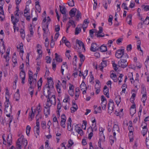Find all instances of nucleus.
I'll return each instance as SVG.
<instances>
[{
	"mask_svg": "<svg viewBox=\"0 0 149 149\" xmlns=\"http://www.w3.org/2000/svg\"><path fill=\"white\" fill-rule=\"evenodd\" d=\"M24 136L22 135L20 138L17 140L16 146L18 149H21V146L25 148L27 145V141L26 139L24 138Z\"/></svg>",
	"mask_w": 149,
	"mask_h": 149,
	"instance_id": "1",
	"label": "nucleus"
},
{
	"mask_svg": "<svg viewBox=\"0 0 149 149\" xmlns=\"http://www.w3.org/2000/svg\"><path fill=\"white\" fill-rule=\"evenodd\" d=\"M118 65L119 67L124 68L127 66L128 63L127 60L125 59H121L118 63Z\"/></svg>",
	"mask_w": 149,
	"mask_h": 149,
	"instance_id": "2",
	"label": "nucleus"
},
{
	"mask_svg": "<svg viewBox=\"0 0 149 149\" xmlns=\"http://www.w3.org/2000/svg\"><path fill=\"white\" fill-rule=\"evenodd\" d=\"M50 95L46 96V97L47 98V100L50 102L54 105H55L56 104V99L55 96V95H53L52 96L49 97Z\"/></svg>",
	"mask_w": 149,
	"mask_h": 149,
	"instance_id": "3",
	"label": "nucleus"
},
{
	"mask_svg": "<svg viewBox=\"0 0 149 149\" xmlns=\"http://www.w3.org/2000/svg\"><path fill=\"white\" fill-rule=\"evenodd\" d=\"M124 52V49H119L117 50L115 54L116 57L118 58H121Z\"/></svg>",
	"mask_w": 149,
	"mask_h": 149,
	"instance_id": "4",
	"label": "nucleus"
},
{
	"mask_svg": "<svg viewBox=\"0 0 149 149\" xmlns=\"http://www.w3.org/2000/svg\"><path fill=\"white\" fill-rule=\"evenodd\" d=\"M48 86L47 84H46L45 86L43 88V94L45 96H46L50 95V92L49 91L51 88Z\"/></svg>",
	"mask_w": 149,
	"mask_h": 149,
	"instance_id": "5",
	"label": "nucleus"
},
{
	"mask_svg": "<svg viewBox=\"0 0 149 149\" xmlns=\"http://www.w3.org/2000/svg\"><path fill=\"white\" fill-rule=\"evenodd\" d=\"M99 48V47L97 45L96 43H92L90 49L92 52H95L98 50Z\"/></svg>",
	"mask_w": 149,
	"mask_h": 149,
	"instance_id": "6",
	"label": "nucleus"
},
{
	"mask_svg": "<svg viewBox=\"0 0 149 149\" xmlns=\"http://www.w3.org/2000/svg\"><path fill=\"white\" fill-rule=\"evenodd\" d=\"M66 121V117L65 115L64 114H63L61 116V127L64 128H65V123Z\"/></svg>",
	"mask_w": 149,
	"mask_h": 149,
	"instance_id": "7",
	"label": "nucleus"
},
{
	"mask_svg": "<svg viewBox=\"0 0 149 149\" xmlns=\"http://www.w3.org/2000/svg\"><path fill=\"white\" fill-rule=\"evenodd\" d=\"M99 31L97 34H95V35L97 36V38H100L103 37L104 36V33H102V34H100L103 31L102 28L101 26H100L99 27Z\"/></svg>",
	"mask_w": 149,
	"mask_h": 149,
	"instance_id": "8",
	"label": "nucleus"
},
{
	"mask_svg": "<svg viewBox=\"0 0 149 149\" xmlns=\"http://www.w3.org/2000/svg\"><path fill=\"white\" fill-rule=\"evenodd\" d=\"M20 76L22 79V83L23 84L25 83L24 80L25 77V74L24 71L22 70L20 73Z\"/></svg>",
	"mask_w": 149,
	"mask_h": 149,
	"instance_id": "9",
	"label": "nucleus"
},
{
	"mask_svg": "<svg viewBox=\"0 0 149 149\" xmlns=\"http://www.w3.org/2000/svg\"><path fill=\"white\" fill-rule=\"evenodd\" d=\"M103 92L104 94L105 95L107 98H109V89L107 86H104Z\"/></svg>",
	"mask_w": 149,
	"mask_h": 149,
	"instance_id": "10",
	"label": "nucleus"
},
{
	"mask_svg": "<svg viewBox=\"0 0 149 149\" xmlns=\"http://www.w3.org/2000/svg\"><path fill=\"white\" fill-rule=\"evenodd\" d=\"M48 84H47V85L48 87L51 89H53L54 83L51 78L49 79H48Z\"/></svg>",
	"mask_w": 149,
	"mask_h": 149,
	"instance_id": "11",
	"label": "nucleus"
},
{
	"mask_svg": "<svg viewBox=\"0 0 149 149\" xmlns=\"http://www.w3.org/2000/svg\"><path fill=\"white\" fill-rule=\"evenodd\" d=\"M76 44L80 47H82V49H84V51H85L84 44L81 41L77 40Z\"/></svg>",
	"mask_w": 149,
	"mask_h": 149,
	"instance_id": "12",
	"label": "nucleus"
},
{
	"mask_svg": "<svg viewBox=\"0 0 149 149\" xmlns=\"http://www.w3.org/2000/svg\"><path fill=\"white\" fill-rule=\"evenodd\" d=\"M37 80L36 79H33L32 80V83L31 84H30V86L29 89V90L30 91V89H33L34 87H35L36 86Z\"/></svg>",
	"mask_w": 149,
	"mask_h": 149,
	"instance_id": "13",
	"label": "nucleus"
},
{
	"mask_svg": "<svg viewBox=\"0 0 149 149\" xmlns=\"http://www.w3.org/2000/svg\"><path fill=\"white\" fill-rule=\"evenodd\" d=\"M76 11V9L75 8H72L69 12V15L71 17H74Z\"/></svg>",
	"mask_w": 149,
	"mask_h": 149,
	"instance_id": "14",
	"label": "nucleus"
},
{
	"mask_svg": "<svg viewBox=\"0 0 149 149\" xmlns=\"http://www.w3.org/2000/svg\"><path fill=\"white\" fill-rule=\"evenodd\" d=\"M107 61L106 60H102V62L101 63V68H100V70L102 71L103 68L106 67L107 65Z\"/></svg>",
	"mask_w": 149,
	"mask_h": 149,
	"instance_id": "15",
	"label": "nucleus"
},
{
	"mask_svg": "<svg viewBox=\"0 0 149 149\" xmlns=\"http://www.w3.org/2000/svg\"><path fill=\"white\" fill-rule=\"evenodd\" d=\"M4 3V1H0V14L3 15L4 14V11L3 9V6Z\"/></svg>",
	"mask_w": 149,
	"mask_h": 149,
	"instance_id": "16",
	"label": "nucleus"
},
{
	"mask_svg": "<svg viewBox=\"0 0 149 149\" xmlns=\"http://www.w3.org/2000/svg\"><path fill=\"white\" fill-rule=\"evenodd\" d=\"M115 100L116 104L118 106L121 101V97L120 95H118L116 96L115 98Z\"/></svg>",
	"mask_w": 149,
	"mask_h": 149,
	"instance_id": "17",
	"label": "nucleus"
},
{
	"mask_svg": "<svg viewBox=\"0 0 149 149\" xmlns=\"http://www.w3.org/2000/svg\"><path fill=\"white\" fill-rule=\"evenodd\" d=\"M36 8L39 13H40L41 11V8L39 4L38 1H37L36 2Z\"/></svg>",
	"mask_w": 149,
	"mask_h": 149,
	"instance_id": "18",
	"label": "nucleus"
},
{
	"mask_svg": "<svg viewBox=\"0 0 149 149\" xmlns=\"http://www.w3.org/2000/svg\"><path fill=\"white\" fill-rule=\"evenodd\" d=\"M12 106L10 105L9 107H5L4 113H11V112Z\"/></svg>",
	"mask_w": 149,
	"mask_h": 149,
	"instance_id": "19",
	"label": "nucleus"
},
{
	"mask_svg": "<svg viewBox=\"0 0 149 149\" xmlns=\"http://www.w3.org/2000/svg\"><path fill=\"white\" fill-rule=\"evenodd\" d=\"M60 11L62 14H66V9L65 7L59 6Z\"/></svg>",
	"mask_w": 149,
	"mask_h": 149,
	"instance_id": "20",
	"label": "nucleus"
},
{
	"mask_svg": "<svg viewBox=\"0 0 149 149\" xmlns=\"http://www.w3.org/2000/svg\"><path fill=\"white\" fill-rule=\"evenodd\" d=\"M19 19L17 18H15L14 20H13V21H12V23H13L14 26H13V27L14 30V32H15V28L16 26L15 25H16V23H17V22L19 21Z\"/></svg>",
	"mask_w": 149,
	"mask_h": 149,
	"instance_id": "21",
	"label": "nucleus"
},
{
	"mask_svg": "<svg viewBox=\"0 0 149 149\" xmlns=\"http://www.w3.org/2000/svg\"><path fill=\"white\" fill-rule=\"evenodd\" d=\"M143 130L141 131V133L144 136L146 134L147 132L148 129L147 128V126H144L143 128Z\"/></svg>",
	"mask_w": 149,
	"mask_h": 149,
	"instance_id": "22",
	"label": "nucleus"
},
{
	"mask_svg": "<svg viewBox=\"0 0 149 149\" xmlns=\"http://www.w3.org/2000/svg\"><path fill=\"white\" fill-rule=\"evenodd\" d=\"M113 131H115L116 132H119V128L118 125L117 124H115L113 129Z\"/></svg>",
	"mask_w": 149,
	"mask_h": 149,
	"instance_id": "23",
	"label": "nucleus"
},
{
	"mask_svg": "<svg viewBox=\"0 0 149 149\" xmlns=\"http://www.w3.org/2000/svg\"><path fill=\"white\" fill-rule=\"evenodd\" d=\"M73 107L70 108L71 113H73L75 111L78 109L77 106L75 104H73Z\"/></svg>",
	"mask_w": 149,
	"mask_h": 149,
	"instance_id": "24",
	"label": "nucleus"
},
{
	"mask_svg": "<svg viewBox=\"0 0 149 149\" xmlns=\"http://www.w3.org/2000/svg\"><path fill=\"white\" fill-rule=\"evenodd\" d=\"M5 52V46L3 44L1 45H0V52L3 54Z\"/></svg>",
	"mask_w": 149,
	"mask_h": 149,
	"instance_id": "25",
	"label": "nucleus"
},
{
	"mask_svg": "<svg viewBox=\"0 0 149 149\" xmlns=\"http://www.w3.org/2000/svg\"><path fill=\"white\" fill-rule=\"evenodd\" d=\"M29 72L31 73V74H29V78L28 79V81L29 82V84L31 85V84L32 83V80L33 79V77H32L33 73L31 71H29Z\"/></svg>",
	"mask_w": 149,
	"mask_h": 149,
	"instance_id": "26",
	"label": "nucleus"
},
{
	"mask_svg": "<svg viewBox=\"0 0 149 149\" xmlns=\"http://www.w3.org/2000/svg\"><path fill=\"white\" fill-rule=\"evenodd\" d=\"M80 88H81V90H82L84 89H85L86 90H87V88L86 87V85L83 81L82 83L80 85Z\"/></svg>",
	"mask_w": 149,
	"mask_h": 149,
	"instance_id": "27",
	"label": "nucleus"
},
{
	"mask_svg": "<svg viewBox=\"0 0 149 149\" xmlns=\"http://www.w3.org/2000/svg\"><path fill=\"white\" fill-rule=\"evenodd\" d=\"M35 113V111L34 112H33V111H32L31 113H29V119L30 120H32L33 118L34 117Z\"/></svg>",
	"mask_w": 149,
	"mask_h": 149,
	"instance_id": "28",
	"label": "nucleus"
},
{
	"mask_svg": "<svg viewBox=\"0 0 149 149\" xmlns=\"http://www.w3.org/2000/svg\"><path fill=\"white\" fill-rule=\"evenodd\" d=\"M100 50L101 52H104L107 51V48L106 46L102 45L100 47Z\"/></svg>",
	"mask_w": 149,
	"mask_h": 149,
	"instance_id": "29",
	"label": "nucleus"
},
{
	"mask_svg": "<svg viewBox=\"0 0 149 149\" xmlns=\"http://www.w3.org/2000/svg\"><path fill=\"white\" fill-rule=\"evenodd\" d=\"M46 109V110H44V113L46 116H47L46 117L48 116V115L50 114V108L47 107L45 108Z\"/></svg>",
	"mask_w": 149,
	"mask_h": 149,
	"instance_id": "30",
	"label": "nucleus"
},
{
	"mask_svg": "<svg viewBox=\"0 0 149 149\" xmlns=\"http://www.w3.org/2000/svg\"><path fill=\"white\" fill-rule=\"evenodd\" d=\"M41 108L40 104H39L38 106H37L36 109L34 110V111H35V112L36 111H38V114L37 115H38V116L39 115L40 112L41 111V110L40 109Z\"/></svg>",
	"mask_w": 149,
	"mask_h": 149,
	"instance_id": "31",
	"label": "nucleus"
},
{
	"mask_svg": "<svg viewBox=\"0 0 149 149\" xmlns=\"http://www.w3.org/2000/svg\"><path fill=\"white\" fill-rule=\"evenodd\" d=\"M55 59L57 62H62V60L61 58L58 55L57 53L55 54Z\"/></svg>",
	"mask_w": 149,
	"mask_h": 149,
	"instance_id": "32",
	"label": "nucleus"
},
{
	"mask_svg": "<svg viewBox=\"0 0 149 149\" xmlns=\"http://www.w3.org/2000/svg\"><path fill=\"white\" fill-rule=\"evenodd\" d=\"M79 57L80 58V61L81 63H82L85 60V56L84 55L81 53L79 54Z\"/></svg>",
	"mask_w": 149,
	"mask_h": 149,
	"instance_id": "33",
	"label": "nucleus"
},
{
	"mask_svg": "<svg viewBox=\"0 0 149 149\" xmlns=\"http://www.w3.org/2000/svg\"><path fill=\"white\" fill-rule=\"evenodd\" d=\"M141 93L143 94H146V89L143 85H141Z\"/></svg>",
	"mask_w": 149,
	"mask_h": 149,
	"instance_id": "34",
	"label": "nucleus"
},
{
	"mask_svg": "<svg viewBox=\"0 0 149 149\" xmlns=\"http://www.w3.org/2000/svg\"><path fill=\"white\" fill-rule=\"evenodd\" d=\"M79 88H76L75 89V100H77V98L79 97Z\"/></svg>",
	"mask_w": 149,
	"mask_h": 149,
	"instance_id": "35",
	"label": "nucleus"
},
{
	"mask_svg": "<svg viewBox=\"0 0 149 149\" xmlns=\"http://www.w3.org/2000/svg\"><path fill=\"white\" fill-rule=\"evenodd\" d=\"M12 136L11 135H8L7 136V143L9 145H11L10 143L12 141Z\"/></svg>",
	"mask_w": 149,
	"mask_h": 149,
	"instance_id": "36",
	"label": "nucleus"
},
{
	"mask_svg": "<svg viewBox=\"0 0 149 149\" xmlns=\"http://www.w3.org/2000/svg\"><path fill=\"white\" fill-rule=\"evenodd\" d=\"M9 53V50L7 49L6 52V56L4 55L3 56L6 60V61H9V57L8 56V55Z\"/></svg>",
	"mask_w": 149,
	"mask_h": 149,
	"instance_id": "37",
	"label": "nucleus"
},
{
	"mask_svg": "<svg viewBox=\"0 0 149 149\" xmlns=\"http://www.w3.org/2000/svg\"><path fill=\"white\" fill-rule=\"evenodd\" d=\"M107 103V101H105V102H102L101 104L102 108L104 110H105L106 109Z\"/></svg>",
	"mask_w": 149,
	"mask_h": 149,
	"instance_id": "38",
	"label": "nucleus"
},
{
	"mask_svg": "<svg viewBox=\"0 0 149 149\" xmlns=\"http://www.w3.org/2000/svg\"><path fill=\"white\" fill-rule=\"evenodd\" d=\"M95 89H97L95 91V93L96 94H98L100 91V85H99V86H97V85H95Z\"/></svg>",
	"mask_w": 149,
	"mask_h": 149,
	"instance_id": "39",
	"label": "nucleus"
},
{
	"mask_svg": "<svg viewBox=\"0 0 149 149\" xmlns=\"http://www.w3.org/2000/svg\"><path fill=\"white\" fill-rule=\"evenodd\" d=\"M104 130V129L102 127H100L99 128V131L100 132H101V133H100V136L101 137V136H102L103 138H104V139H105V136L103 134V132Z\"/></svg>",
	"mask_w": 149,
	"mask_h": 149,
	"instance_id": "40",
	"label": "nucleus"
},
{
	"mask_svg": "<svg viewBox=\"0 0 149 149\" xmlns=\"http://www.w3.org/2000/svg\"><path fill=\"white\" fill-rule=\"evenodd\" d=\"M29 30L30 33V37H32L33 36V31L32 26V25H31L29 27Z\"/></svg>",
	"mask_w": 149,
	"mask_h": 149,
	"instance_id": "41",
	"label": "nucleus"
},
{
	"mask_svg": "<svg viewBox=\"0 0 149 149\" xmlns=\"http://www.w3.org/2000/svg\"><path fill=\"white\" fill-rule=\"evenodd\" d=\"M19 94L18 93H15L14 95V98L15 99L16 101H18L19 100Z\"/></svg>",
	"mask_w": 149,
	"mask_h": 149,
	"instance_id": "42",
	"label": "nucleus"
},
{
	"mask_svg": "<svg viewBox=\"0 0 149 149\" xmlns=\"http://www.w3.org/2000/svg\"><path fill=\"white\" fill-rule=\"evenodd\" d=\"M141 100L143 103H145L147 99L146 94H143Z\"/></svg>",
	"mask_w": 149,
	"mask_h": 149,
	"instance_id": "43",
	"label": "nucleus"
},
{
	"mask_svg": "<svg viewBox=\"0 0 149 149\" xmlns=\"http://www.w3.org/2000/svg\"><path fill=\"white\" fill-rule=\"evenodd\" d=\"M128 130L129 131L130 134H133V128L132 125H130L128 127Z\"/></svg>",
	"mask_w": 149,
	"mask_h": 149,
	"instance_id": "44",
	"label": "nucleus"
},
{
	"mask_svg": "<svg viewBox=\"0 0 149 149\" xmlns=\"http://www.w3.org/2000/svg\"><path fill=\"white\" fill-rule=\"evenodd\" d=\"M46 123L45 121H43L41 123V126L43 129H45L46 128Z\"/></svg>",
	"mask_w": 149,
	"mask_h": 149,
	"instance_id": "45",
	"label": "nucleus"
},
{
	"mask_svg": "<svg viewBox=\"0 0 149 149\" xmlns=\"http://www.w3.org/2000/svg\"><path fill=\"white\" fill-rule=\"evenodd\" d=\"M113 18V17L112 15H110L109 16V18L108 19V21L110 23L109 25H111L112 24V21Z\"/></svg>",
	"mask_w": 149,
	"mask_h": 149,
	"instance_id": "46",
	"label": "nucleus"
},
{
	"mask_svg": "<svg viewBox=\"0 0 149 149\" xmlns=\"http://www.w3.org/2000/svg\"><path fill=\"white\" fill-rule=\"evenodd\" d=\"M141 7L143 8L145 11H147L149 10V5L145 6L143 5L141 6Z\"/></svg>",
	"mask_w": 149,
	"mask_h": 149,
	"instance_id": "47",
	"label": "nucleus"
},
{
	"mask_svg": "<svg viewBox=\"0 0 149 149\" xmlns=\"http://www.w3.org/2000/svg\"><path fill=\"white\" fill-rule=\"evenodd\" d=\"M81 30V28H78L77 27L75 29V35H77L80 33Z\"/></svg>",
	"mask_w": 149,
	"mask_h": 149,
	"instance_id": "48",
	"label": "nucleus"
},
{
	"mask_svg": "<svg viewBox=\"0 0 149 149\" xmlns=\"http://www.w3.org/2000/svg\"><path fill=\"white\" fill-rule=\"evenodd\" d=\"M123 76V74H120V75L118 77V84H120V83L122 81V77Z\"/></svg>",
	"mask_w": 149,
	"mask_h": 149,
	"instance_id": "49",
	"label": "nucleus"
},
{
	"mask_svg": "<svg viewBox=\"0 0 149 149\" xmlns=\"http://www.w3.org/2000/svg\"><path fill=\"white\" fill-rule=\"evenodd\" d=\"M136 112V110L135 109L130 108V112L131 116H133L135 113Z\"/></svg>",
	"mask_w": 149,
	"mask_h": 149,
	"instance_id": "50",
	"label": "nucleus"
},
{
	"mask_svg": "<svg viewBox=\"0 0 149 149\" xmlns=\"http://www.w3.org/2000/svg\"><path fill=\"white\" fill-rule=\"evenodd\" d=\"M52 69L55 70V68L56 67V65L55 63V59H54L52 60Z\"/></svg>",
	"mask_w": 149,
	"mask_h": 149,
	"instance_id": "51",
	"label": "nucleus"
},
{
	"mask_svg": "<svg viewBox=\"0 0 149 149\" xmlns=\"http://www.w3.org/2000/svg\"><path fill=\"white\" fill-rule=\"evenodd\" d=\"M49 102H50L47 100V103L46 104V106L45 107V108L47 107V108H50V107L52 105V104H51V103L50 102L49 103Z\"/></svg>",
	"mask_w": 149,
	"mask_h": 149,
	"instance_id": "52",
	"label": "nucleus"
},
{
	"mask_svg": "<svg viewBox=\"0 0 149 149\" xmlns=\"http://www.w3.org/2000/svg\"><path fill=\"white\" fill-rule=\"evenodd\" d=\"M30 130L31 127L29 125H27L26 128V133L28 135L29 134Z\"/></svg>",
	"mask_w": 149,
	"mask_h": 149,
	"instance_id": "53",
	"label": "nucleus"
},
{
	"mask_svg": "<svg viewBox=\"0 0 149 149\" xmlns=\"http://www.w3.org/2000/svg\"><path fill=\"white\" fill-rule=\"evenodd\" d=\"M127 19H129V21L128 24L130 25L132 24L131 21H132V15H128L127 17Z\"/></svg>",
	"mask_w": 149,
	"mask_h": 149,
	"instance_id": "54",
	"label": "nucleus"
},
{
	"mask_svg": "<svg viewBox=\"0 0 149 149\" xmlns=\"http://www.w3.org/2000/svg\"><path fill=\"white\" fill-rule=\"evenodd\" d=\"M69 6H73L74 5V2L73 0H69V2L68 3Z\"/></svg>",
	"mask_w": 149,
	"mask_h": 149,
	"instance_id": "55",
	"label": "nucleus"
},
{
	"mask_svg": "<svg viewBox=\"0 0 149 149\" xmlns=\"http://www.w3.org/2000/svg\"><path fill=\"white\" fill-rule=\"evenodd\" d=\"M143 23L146 24H148L149 23V17H146L145 19L143 21Z\"/></svg>",
	"mask_w": 149,
	"mask_h": 149,
	"instance_id": "56",
	"label": "nucleus"
},
{
	"mask_svg": "<svg viewBox=\"0 0 149 149\" xmlns=\"http://www.w3.org/2000/svg\"><path fill=\"white\" fill-rule=\"evenodd\" d=\"M88 19H86L84 20L82 27H84V25H87V27L88 24L89 22V21H88Z\"/></svg>",
	"mask_w": 149,
	"mask_h": 149,
	"instance_id": "57",
	"label": "nucleus"
},
{
	"mask_svg": "<svg viewBox=\"0 0 149 149\" xmlns=\"http://www.w3.org/2000/svg\"><path fill=\"white\" fill-rule=\"evenodd\" d=\"M94 29H91L89 31V34L90 36L92 38H93V33H94Z\"/></svg>",
	"mask_w": 149,
	"mask_h": 149,
	"instance_id": "58",
	"label": "nucleus"
},
{
	"mask_svg": "<svg viewBox=\"0 0 149 149\" xmlns=\"http://www.w3.org/2000/svg\"><path fill=\"white\" fill-rule=\"evenodd\" d=\"M114 106V104H108V110L111 111L113 109Z\"/></svg>",
	"mask_w": 149,
	"mask_h": 149,
	"instance_id": "59",
	"label": "nucleus"
},
{
	"mask_svg": "<svg viewBox=\"0 0 149 149\" xmlns=\"http://www.w3.org/2000/svg\"><path fill=\"white\" fill-rule=\"evenodd\" d=\"M87 125V122L86 120L83 121V124L82 125V127L84 130H86V126Z\"/></svg>",
	"mask_w": 149,
	"mask_h": 149,
	"instance_id": "60",
	"label": "nucleus"
},
{
	"mask_svg": "<svg viewBox=\"0 0 149 149\" xmlns=\"http://www.w3.org/2000/svg\"><path fill=\"white\" fill-rule=\"evenodd\" d=\"M56 87L58 93H61V89L60 88L59 84L58 83L56 85Z\"/></svg>",
	"mask_w": 149,
	"mask_h": 149,
	"instance_id": "61",
	"label": "nucleus"
},
{
	"mask_svg": "<svg viewBox=\"0 0 149 149\" xmlns=\"http://www.w3.org/2000/svg\"><path fill=\"white\" fill-rule=\"evenodd\" d=\"M42 78L41 77L39 80L38 81L37 83V85L38 86H41L42 84Z\"/></svg>",
	"mask_w": 149,
	"mask_h": 149,
	"instance_id": "62",
	"label": "nucleus"
},
{
	"mask_svg": "<svg viewBox=\"0 0 149 149\" xmlns=\"http://www.w3.org/2000/svg\"><path fill=\"white\" fill-rule=\"evenodd\" d=\"M52 39L51 41L50 46L51 48H53L54 46V45H55V43L54 41L53 40L52 36Z\"/></svg>",
	"mask_w": 149,
	"mask_h": 149,
	"instance_id": "63",
	"label": "nucleus"
},
{
	"mask_svg": "<svg viewBox=\"0 0 149 149\" xmlns=\"http://www.w3.org/2000/svg\"><path fill=\"white\" fill-rule=\"evenodd\" d=\"M68 129L69 131H72V127L71 126V124H69V123H68L67 124Z\"/></svg>",
	"mask_w": 149,
	"mask_h": 149,
	"instance_id": "64",
	"label": "nucleus"
}]
</instances>
